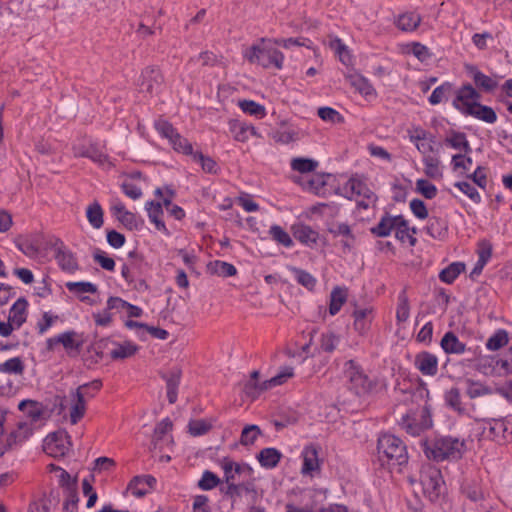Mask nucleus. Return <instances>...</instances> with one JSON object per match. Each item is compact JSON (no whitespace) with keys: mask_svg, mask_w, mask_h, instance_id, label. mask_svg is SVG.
<instances>
[{"mask_svg":"<svg viewBox=\"0 0 512 512\" xmlns=\"http://www.w3.org/2000/svg\"><path fill=\"white\" fill-rule=\"evenodd\" d=\"M480 97V93L471 84H465L457 90L452 105L466 116H472L488 124L495 123L497 121L495 110L481 104Z\"/></svg>","mask_w":512,"mask_h":512,"instance_id":"f257e3e1","label":"nucleus"},{"mask_svg":"<svg viewBox=\"0 0 512 512\" xmlns=\"http://www.w3.org/2000/svg\"><path fill=\"white\" fill-rule=\"evenodd\" d=\"M377 457L381 466L397 472H402L409 460L407 446L403 440L389 433L378 437Z\"/></svg>","mask_w":512,"mask_h":512,"instance_id":"f03ea898","label":"nucleus"},{"mask_svg":"<svg viewBox=\"0 0 512 512\" xmlns=\"http://www.w3.org/2000/svg\"><path fill=\"white\" fill-rule=\"evenodd\" d=\"M423 452L429 460L436 462L450 460L455 461L462 458L465 450V442L451 436L436 438L431 441H424Z\"/></svg>","mask_w":512,"mask_h":512,"instance_id":"7ed1b4c3","label":"nucleus"},{"mask_svg":"<svg viewBox=\"0 0 512 512\" xmlns=\"http://www.w3.org/2000/svg\"><path fill=\"white\" fill-rule=\"evenodd\" d=\"M420 484L424 495L431 501H437L443 494L445 483L440 469L433 465H424L420 471Z\"/></svg>","mask_w":512,"mask_h":512,"instance_id":"20e7f679","label":"nucleus"},{"mask_svg":"<svg viewBox=\"0 0 512 512\" xmlns=\"http://www.w3.org/2000/svg\"><path fill=\"white\" fill-rule=\"evenodd\" d=\"M244 57L250 63H257L264 68L275 66L277 69H281L284 61L281 51L273 47H261L259 44H254L247 49Z\"/></svg>","mask_w":512,"mask_h":512,"instance_id":"39448f33","label":"nucleus"},{"mask_svg":"<svg viewBox=\"0 0 512 512\" xmlns=\"http://www.w3.org/2000/svg\"><path fill=\"white\" fill-rule=\"evenodd\" d=\"M69 434L65 430H58L46 436L43 441V451L53 457H64L71 447Z\"/></svg>","mask_w":512,"mask_h":512,"instance_id":"423d86ee","label":"nucleus"},{"mask_svg":"<svg viewBox=\"0 0 512 512\" xmlns=\"http://www.w3.org/2000/svg\"><path fill=\"white\" fill-rule=\"evenodd\" d=\"M102 387V381L95 379L89 383L80 385L74 392L75 403L70 409V422L71 424H77L85 415L86 401L85 395H88L86 391L88 388H93L94 391H99Z\"/></svg>","mask_w":512,"mask_h":512,"instance_id":"0eeeda50","label":"nucleus"},{"mask_svg":"<svg viewBox=\"0 0 512 512\" xmlns=\"http://www.w3.org/2000/svg\"><path fill=\"white\" fill-rule=\"evenodd\" d=\"M164 82V77L160 69L156 66L146 67L139 80V86L141 92L148 94L157 93Z\"/></svg>","mask_w":512,"mask_h":512,"instance_id":"6e6552de","label":"nucleus"},{"mask_svg":"<svg viewBox=\"0 0 512 512\" xmlns=\"http://www.w3.org/2000/svg\"><path fill=\"white\" fill-rule=\"evenodd\" d=\"M54 250L55 258L63 271L72 273L78 269V263L74 254L66 248L61 240H56Z\"/></svg>","mask_w":512,"mask_h":512,"instance_id":"1a4fd4ad","label":"nucleus"},{"mask_svg":"<svg viewBox=\"0 0 512 512\" xmlns=\"http://www.w3.org/2000/svg\"><path fill=\"white\" fill-rule=\"evenodd\" d=\"M415 367L425 376H435L438 373L437 357L427 351L418 353L414 360Z\"/></svg>","mask_w":512,"mask_h":512,"instance_id":"9d476101","label":"nucleus"},{"mask_svg":"<svg viewBox=\"0 0 512 512\" xmlns=\"http://www.w3.org/2000/svg\"><path fill=\"white\" fill-rule=\"evenodd\" d=\"M73 154L75 157H86L93 162L103 164L107 161L108 156L94 143L76 144L73 146Z\"/></svg>","mask_w":512,"mask_h":512,"instance_id":"9b49d317","label":"nucleus"},{"mask_svg":"<svg viewBox=\"0 0 512 512\" xmlns=\"http://www.w3.org/2000/svg\"><path fill=\"white\" fill-rule=\"evenodd\" d=\"M155 484L156 479L151 475L135 476L129 482L128 489L134 496L141 498L145 496L149 492V489H152Z\"/></svg>","mask_w":512,"mask_h":512,"instance_id":"f8f14e48","label":"nucleus"},{"mask_svg":"<svg viewBox=\"0 0 512 512\" xmlns=\"http://www.w3.org/2000/svg\"><path fill=\"white\" fill-rule=\"evenodd\" d=\"M303 466L301 469L302 474L311 475L313 472L320 469V462L318 457V447L316 445H308L302 451Z\"/></svg>","mask_w":512,"mask_h":512,"instance_id":"ddd939ff","label":"nucleus"},{"mask_svg":"<svg viewBox=\"0 0 512 512\" xmlns=\"http://www.w3.org/2000/svg\"><path fill=\"white\" fill-rule=\"evenodd\" d=\"M292 233L295 239H297L299 242L307 246L315 245L319 238V234L317 231L303 223L293 225Z\"/></svg>","mask_w":512,"mask_h":512,"instance_id":"4468645a","label":"nucleus"},{"mask_svg":"<svg viewBox=\"0 0 512 512\" xmlns=\"http://www.w3.org/2000/svg\"><path fill=\"white\" fill-rule=\"evenodd\" d=\"M146 210L148 212V217L152 223H154L155 228L158 231H161L166 236H170V231L165 226V223L161 220L163 215V208L160 202L148 201L145 205Z\"/></svg>","mask_w":512,"mask_h":512,"instance_id":"2eb2a0df","label":"nucleus"},{"mask_svg":"<svg viewBox=\"0 0 512 512\" xmlns=\"http://www.w3.org/2000/svg\"><path fill=\"white\" fill-rule=\"evenodd\" d=\"M415 233L416 228L409 227L408 221L402 215H398L395 237L402 243L408 242L410 246H414L417 242V239L414 237Z\"/></svg>","mask_w":512,"mask_h":512,"instance_id":"dca6fc26","label":"nucleus"},{"mask_svg":"<svg viewBox=\"0 0 512 512\" xmlns=\"http://www.w3.org/2000/svg\"><path fill=\"white\" fill-rule=\"evenodd\" d=\"M397 222L398 215L391 216L389 213H385L379 223L370 228V232L376 237H387L391 234L392 230H395Z\"/></svg>","mask_w":512,"mask_h":512,"instance_id":"f3484780","label":"nucleus"},{"mask_svg":"<svg viewBox=\"0 0 512 512\" xmlns=\"http://www.w3.org/2000/svg\"><path fill=\"white\" fill-rule=\"evenodd\" d=\"M162 378L166 382L168 401L170 404H174L177 401L181 371L180 369H173L168 374H163Z\"/></svg>","mask_w":512,"mask_h":512,"instance_id":"a211bd4d","label":"nucleus"},{"mask_svg":"<svg viewBox=\"0 0 512 512\" xmlns=\"http://www.w3.org/2000/svg\"><path fill=\"white\" fill-rule=\"evenodd\" d=\"M28 302L25 298H19L11 307L8 320L16 329L26 322V309Z\"/></svg>","mask_w":512,"mask_h":512,"instance_id":"6ab92c4d","label":"nucleus"},{"mask_svg":"<svg viewBox=\"0 0 512 512\" xmlns=\"http://www.w3.org/2000/svg\"><path fill=\"white\" fill-rule=\"evenodd\" d=\"M354 317V329L360 334L364 335L370 328L372 321V309L371 308H363V309H355L353 311Z\"/></svg>","mask_w":512,"mask_h":512,"instance_id":"aec40b11","label":"nucleus"},{"mask_svg":"<svg viewBox=\"0 0 512 512\" xmlns=\"http://www.w3.org/2000/svg\"><path fill=\"white\" fill-rule=\"evenodd\" d=\"M243 493L251 494L253 497L256 495V487L253 481H247L239 484L231 482L227 484L224 494L233 501L241 497Z\"/></svg>","mask_w":512,"mask_h":512,"instance_id":"412c9836","label":"nucleus"},{"mask_svg":"<svg viewBox=\"0 0 512 512\" xmlns=\"http://www.w3.org/2000/svg\"><path fill=\"white\" fill-rule=\"evenodd\" d=\"M440 345L447 354H462L466 350V345L459 341L458 337L452 331H448L444 334Z\"/></svg>","mask_w":512,"mask_h":512,"instance_id":"4be33fe9","label":"nucleus"},{"mask_svg":"<svg viewBox=\"0 0 512 512\" xmlns=\"http://www.w3.org/2000/svg\"><path fill=\"white\" fill-rule=\"evenodd\" d=\"M281 458L282 453L278 449L272 447L262 449L257 455V460L260 465L267 469L276 467Z\"/></svg>","mask_w":512,"mask_h":512,"instance_id":"5701e85b","label":"nucleus"},{"mask_svg":"<svg viewBox=\"0 0 512 512\" xmlns=\"http://www.w3.org/2000/svg\"><path fill=\"white\" fill-rule=\"evenodd\" d=\"M470 72L472 74L475 85L479 89L485 92H492L497 88L498 82L491 78L490 76H487L481 71H479L476 67L472 66L470 68Z\"/></svg>","mask_w":512,"mask_h":512,"instance_id":"b1692460","label":"nucleus"},{"mask_svg":"<svg viewBox=\"0 0 512 512\" xmlns=\"http://www.w3.org/2000/svg\"><path fill=\"white\" fill-rule=\"evenodd\" d=\"M445 143L454 149L464 151L465 154L471 152V146L467 140L466 134L463 132L451 130L449 136L445 139Z\"/></svg>","mask_w":512,"mask_h":512,"instance_id":"393cba45","label":"nucleus"},{"mask_svg":"<svg viewBox=\"0 0 512 512\" xmlns=\"http://www.w3.org/2000/svg\"><path fill=\"white\" fill-rule=\"evenodd\" d=\"M113 344L115 345V348L112 349L110 352V357L113 360H123L129 358L136 354V352L139 349V347L136 344L130 341H125L122 344L113 342Z\"/></svg>","mask_w":512,"mask_h":512,"instance_id":"a878e982","label":"nucleus"},{"mask_svg":"<svg viewBox=\"0 0 512 512\" xmlns=\"http://www.w3.org/2000/svg\"><path fill=\"white\" fill-rule=\"evenodd\" d=\"M347 300V289L342 288L340 286H336L332 289L330 293V304H329V313L330 315L334 316L336 315L342 305Z\"/></svg>","mask_w":512,"mask_h":512,"instance_id":"bb28decb","label":"nucleus"},{"mask_svg":"<svg viewBox=\"0 0 512 512\" xmlns=\"http://www.w3.org/2000/svg\"><path fill=\"white\" fill-rule=\"evenodd\" d=\"M421 23V16L415 12L400 15L396 21L397 27L402 31H413Z\"/></svg>","mask_w":512,"mask_h":512,"instance_id":"cd10ccee","label":"nucleus"},{"mask_svg":"<svg viewBox=\"0 0 512 512\" xmlns=\"http://www.w3.org/2000/svg\"><path fill=\"white\" fill-rule=\"evenodd\" d=\"M427 233L433 238H444L448 233L447 222L440 217H431L428 221Z\"/></svg>","mask_w":512,"mask_h":512,"instance_id":"c85d7f7f","label":"nucleus"},{"mask_svg":"<svg viewBox=\"0 0 512 512\" xmlns=\"http://www.w3.org/2000/svg\"><path fill=\"white\" fill-rule=\"evenodd\" d=\"M466 394L470 399H475L481 396L491 395L493 390L485 384L472 379H466Z\"/></svg>","mask_w":512,"mask_h":512,"instance_id":"c756f323","label":"nucleus"},{"mask_svg":"<svg viewBox=\"0 0 512 512\" xmlns=\"http://www.w3.org/2000/svg\"><path fill=\"white\" fill-rule=\"evenodd\" d=\"M103 209L101 205L95 201L86 209V217L90 225L95 229H100L104 224Z\"/></svg>","mask_w":512,"mask_h":512,"instance_id":"7c9ffc66","label":"nucleus"},{"mask_svg":"<svg viewBox=\"0 0 512 512\" xmlns=\"http://www.w3.org/2000/svg\"><path fill=\"white\" fill-rule=\"evenodd\" d=\"M464 270V263L453 262L440 272L439 279L444 283L452 284Z\"/></svg>","mask_w":512,"mask_h":512,"instance_id":"2f4dec72","label":"nucleus"},{"mask_svg":"<svg viewBox=\"0 0 512 512\" xmlns=\"http://www.w3.org/2000/svg\"><path fill=\"white\" fill-rule=\"evenodd\" d=\"M348 83L362 95H370L374 91L369 81L360 74H349L346 76Z\"/></svg>","mask_w":512,"mask_h":512,"instance_id":"473e14b6","label":"nucleus"},{"mask_svg":"<svg viewBox=\"0 0 512 512\" xmlns=\"http://www.w3.org/2000/svg\"><path fill=\"white\" fill-rule=\"evenodd\" d=\"M422 417L424 418V420L421 425L406 423V421H404L403 425L406 432L413 436H416L419 435L423 429L429 428L432 425V420L430 418V409L428 406H424L422 408Z\"/></svg>","mask_w":512,"mask_h":512,"instance_id":"72a5a7b5","label":"nucleus"},{"mask_svg":"<svg viewBox=\"0 0 512 512\" xmlns=\"http://www.w3.org/2000/svg\"><path fill=\"white\" fill-rule=\"evenodd\" d=\"M509 342L508 332L498 329L486 342V348L490 351H497Z\"/></svg>","mask_w":512,"mask_h":512,"instance_id":"f704fd0d","label":"nucleus"},{"mask_svg":"<svg viewBox=\"0 0 512 512\" xmlns=\"http://www.w3.org/2000/svg\"><path fill=\"white\" fill-rule=\"evenodd\" d=\"M25 365L20 357H13L0 363V373L22 375Z\"/></svg>","mask_w":512,"mask_h":512,"instance_id":"c9c22d12","label":"nucleus"},{"mask_svg":"<svg viewBox=\"0 0 512 512\" xmlns=\"http://www.w3.org/2000/svg\"><path fill=\"white\" fill-rule=\"evenodd\" d=\"M351 383L357 389V394L369 393L374 387L373 382L361 372H356L351 376Z\"/></svg>","mask_w":512,"mask_h":512,"instance_id":"e433bc0d","label":"nucleus"},{"mask_svg":"<svg viewBox=\"0 0 512 512\" xmlns=\"http://www.w3.org/2000/svg\"><path fill=\"white\" fill-rule=\"evenodd\" d=\"M291 271L294 273L295 279L300 285H302L309 291L314 290L317 280L312 274H310L309 272H307L303 269L296 268V267H292Z\"/></svg>","mask_w":512,"mask_h":512,"instance_id":"4c0bfd02","label":"nucleus"},{"mask_svg":"<svg viewBox=\"0 0 512 512\" xmlns=\"http://www.w3.org/2000/svg\"><path fill=\"white\" fill-rule=\"evenodd\" d=\"M269 234L274 241L284 247L289 248L293 245V240L290 235L279 225H272Z\"/></svg>","mask_w":512,"mask_h":512,"instance_id":"58836bf2","label":"nucleus"},{"mask_svg":"<svg viewBox=\"0 0 512 512\" xmlns=\"http://www.w3.org/2000/svg\"><path fill=\"white\" fill-rule=\"evenodd\" d=\"M327 44L330 47V49L333 50L335 52V54H337L339 56V60L343 64H346L350 57H349L347 47L342 42V40L338 37L329 36V40H328Z\"/></svg>","mask_w":512,"mask_h":512,"instance_id":"ea45409f","label":"nucleus"},{"mask_svg":"<svg viewBox=\"0 0 512 512\" xmlns=\"http://www.w3.org/2000/svg\"><path fill=\"white\" fill-rule=\"evenodd\" d=\"M451 92L452 84L449 82H445L433 90L432 94L428 99L429 103L431 105H437L441 103L444 99H447Z\"/></svg>","mask_w":512,"mask_h":512,"instance_id":"a19ab883","label":"nucleus"},{"mask_svg":"<svg viewBox=\"0 0 512 512\" xmlns=\"http://www.w3.org/2000/svg\"><path fill=\"white\" fill-rule=\"evenodd\" d=\"M340 342V337L332 331L323 333L320 338V348L323 352L332 353Z\"/></svg>","mask_w":512,"mask_h":512,"instance_id":"79ce46f5","label":"nucleus"},{"mask_svg":"<svg viewBox=\"0 0 512 512\" xmlns=\"http://www.w3.org/2000/svg\"><path fill=\"white\" fill-rule=\"evenodd\" d=\"M364 183L355 178H350L345 185L340 189L341 194L344 195L348 199H352L354 196H359L361 194V189H363Z\"/></svg>","mask_w":512,"mask_h":512,"instance_id":"37998d69","label":"nucleus"},{"mask_svg":"<svg viewBox=\"0 0 512 512\" xmlns=\"http://www.w3.org/2000/svg\"><path fill=\"white\" fill-rule=\"evenodd\" d=\"M318 167V162L308 158H294L291 161V168L300 173L314 171Z\"/></svg>","mask_w":512,"mask_h":512,"instance_id":"c03bdc74","label":"nucleus"},{"mask_svg":"<svg viewBox=\"0 0 512 512\" xmlns=\"http://www.w3.org/2000/svg\"><path fill=\"white\" fill-rule=\"evenodd\" d=\"M239 107L243 112L258 118H262L266 114L265 107L252 100L239 101Z\"/></svg>","mask_w":512,"mask_h":512,"instance_id":"a18cd8bd","label":"nucleus"},{"mask_svg":"<svg viewBox=\"0 0 512 512\" xmlns=\"http://www.w3.org/2000/svg\"><path fill=\"white\" fill-rule=\"evenodd\" d=\"M444 399L449 407L452 409L462 412L464 408L461 403V395L460 390L457 387H452L448 391L445 392Z\"/></svg>","mask_w":512,"mask_h":512,"instance_id":"49530a36","label":"nucleus"},{"mask_svg":"<svg viewBox=\"0 0 512 512\" xmlns=\"http://www.w3.org/2000/svg\"><path fill=\"white\" fill-rule=\"evenodd\" d=\"M220 478L213 472L205 470L201 479L198 481V487L201 490L207 491L215 488L220 484Z\"/></svg>","mask_w":512,"mask_h":512,"instance_id":"de8ad7c7","label":"nucleus"},{"mask_svg":"<svg viewBox=\"0 0 512 512\" xmlns=\"http://www.w3.org/2000/svg\"><path fill=\"white\" fill-rule=\"evenodd\" d=\"M170 143L177 152L191 156L194 154L192 144L178 132L170 140Z\"/></svg>","mask_w":512,"mask_h":512,"instance_id":"09e8293b","label":"nucleus"},{"mask_svg":"<svg viewBox=\"0 0 512 512\" xmlns=\"http://www.w3.org/2000/svg\"><path fill=\"white\" fill-rule=\"evenodd\" d=\"M66 288L75 294H82V293H96L97 292V286L91 282H67Z\"/></svg>","mask_w":512,"mask_h":512,"instance_id":"8fccbe9b","label":"nucleus"},{"mask_svg":"<svg viewBox=\"0 0 512 512\" xmlns=\"http://www.w3.org/2000/svg\"><path fill=\"white\" fill-rule=\"evenodd\" d=\"M259 435H261V430L257 425H247L242 430L240 442L244 446L251 445Z\"/></svg>","mask_w":512,"mask_h":512,"instance_id":"3c124183","label":"nucleus"},{"mask_svg":"<svg viewBox=\"0 0 512 512\" xmlns=\"http://www.w3.org/2000/svg\"><path fill=\"white\" fill-rule=\"evenodd\" d=\"M213 266V271L215 274L222 277H231L237 274V269L234 265L224 262V261H215L211 263Z\"/></svg>","mask_w":512,"mask_h":512,"instance_id":"603ef678","label":"nucleus"},{"mask_svg":"<svg viewBox=\"0 0 512 512\" xmlns=\"http://www.w3.org/2000/svg\"><path fill=\"white\" fill-rule=\"evenodd\" d=\"M76 333L74 331L64 332L56 337V343H61L65 349H75L80 350L82 343H76L74 340V336Z\"/></svg>","mask_w":512,"mask_h":512,"instance_id":"864d4df0","label":"nucleus"},{"mask_svg":"<svg viewBox=\"0 0 512 512\" xmlns=\"http://www.w3.org/2000/svg\"><path fill=\"white\" fill-rule=\"evenodd\" d=\"M425 165V174L430 178H437L441 176L439 169V159L433 156H425L423 159Z\"/></svg>","mask_w":512,"mask_h":512,"instance_id":"5fc2aeb1","label":"nucleus"},{"mask_svg":"<svg viewBox=\"0 0 512 512\" xmlns=\"http://www.w3.org/2000/svg\"><path fill=\"white\" fill-rule=\"evenodd\" d=\"M193 160L201 164L202 169L207 173L217 172V163L208 156H204L202 152H194Z\"/></svg>","mask_w":512,"mask_h":512,"instance_id":"6e6d98bb","label":"nucleus"},{"mask_svg":"<svg viewBox=\"0 0 512 512\" xmlns=\"http://www.w3.org/2000/svg\"><path fill=\"white\" fill-rule=\"evenodd\" d=\"M416 189L420 192L426 199H433L437 195V188L434 184L430 183L425 179H418L416 182Z\"/></svg>","mask_w":512,"mask_h":512,"instance_id":"4d7b16f0","label":"nucleus"},{"mask_svg":"<svg viewBox=\"0 0 512 512\" xmlns=\"http://www.w3.org/2000/svg\"><path fill=\"white\" fill-rule=\"evenodd\" d=\"M318 116L324 120L332 123H341L344 121L343 116L331 107H321L318 109Z\"/></svg>","mask_w":512,"mask_h":512,"instance_id":"13d9d810","label":"nucleus"},{"mask_svg":"<svg viewBox=\"0 0 512 512\" xmlns=\"http://www.w3.org/2000/svg\"><path fill=\"white\" fill-rule=\"evenodd\" d=\"M93 259L97 262L103 269L107 271H113L115 268V261L113 258L108 257L105 252L100 249H95L93 253Z\"/></svg>","mask_w":512,"mask_h":512,"instance_id":"bf43d9fd","label":"nucleus"},{"mask_svg":"<svg viewBox=\"0 0 512 512\" xmlns=\"http://www.w3.org/2000/svg\"><path fill=\"white\" fill-rule=\"evenodd\" d=\"M231 132L234 134V139L239 142H245L249 138L248 124L235 121L230 125Z\"/></svg>","mask_w":512,"mask_h":512,"instance_id":"052dcab7","label":"nucleus"},{"mask_svg":"<svg viewBox=\"0 0 512 512\" xmlns=\"http://www.w3.org/2000/svg\"><path fill=\"white\" fill-rule=\"evenodd\" d=\"M328 231L334 237L343 236L345 238L355 240V237L352 234L350 226L346 223H334L328 228Z\"/></svg>","mask_w":512,"mask_h":512,"instance_id":"680f3d73","label":"nucleus"},{"mask_svg":"<svg viewBox=\"0 0 512 512\" xmlns=\"http://www.w3.org/2000/svg\"><path fill=\"white\" fill-rule=\"evenodd\" d=\"M461 192L466 194L473 202L479 203L481 196L474 186L466 181H459L454 184Z\"/></svg>","mask_w":512,"mask_h":512,"instance_id":"e2e57ef3","label":"nucleus"},{"mask_svg":"<svg viewBox=\"0 0 512 512\" xmlns=\"http://www.w3.org/2000/svg\"><path fill=\"white\" fill-rule=\"evenodd\" d=\"M188 429L191 435L200 436L206 434L211 429V425L202 419L191 420Z\"/></svg>","mask_w":512,"mask_h":512,"instance_id":"0e129e2a","label":"nucleus"},{"mask_svg":"<svg viewBox=\"0 0 512 512\" xmlns=\"http://www.w3.org/2000/svg\"><path fill=\"white\" fill-rule=\"evenodd\" d=\"M156 130L165 138L169 139V141L174 137L177 133L176 129L166 120H158L155 123Z\"/></svg>","mask_w":512,"mask_h":512,"instance_id":"69168bd1","label":"nucleus"},{"mask_svg":"<svg viewBox=\"0 0 512 512\" xmlns=\"http://www.w3.org/2000/svg\"><path fill=\"white\" fill-rule=\"evenodd\" d=\"M463 494L473 502L483 499V493L476 484H465L462 487Z\"/></svg>","mask_w":512,"mask_h":512,"instance_id":"338daca9","label":"nucleus"},{"mask_svg":"<svg viewBox=\"0 0 512 512\" xmlns=\"http://www.w3.org/2000/svg\"><path fill=\"white\" fill-rule=\"evenodd\" d=\"M410 209L412 213L419 219L423 220L428 217V210L425 203L418 198L411 200Z\"/></svg>","mask_w":512,"mask_h":512,"instance_id":"774afa93","label":"nucleus"}]
</instances>
